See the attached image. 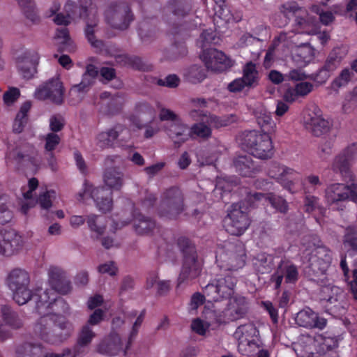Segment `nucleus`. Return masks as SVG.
Segmentation results:
<instances>
[{"label": "nucleus", "instance_id": "nucleus-1", "mask_svg": "<svg viewBox=\"0 0 357 357\" xmlns=\"http://www.w3.org/2000/svg\"><path fill=\"white\" fill-rule=\"evenodd\" d=\"M38 314L40 317L33 327V333L37 338L47 343L59 344L73 333V324L62 315L53 312Z\"/></svg>", "mask_w": 357, "mask_h": 357}, {"label": "nucleus", "instance_id": "nucleus-2", "mask_svg": "<svg viewBox=\"0 0 357 357\" xmlns=\"http://www.w3.org/2000/svg\"><path fill=\"white\" fill-rule=\"evenodd\" d=\"M245 249L241 242L225 241L218 245L215 261L220 269L237 271L245 266Z\"/></svg>", "mask_w": 357, "mask_h": 357}, {"label": "nucleus", "instance_id": "nucleus-3", "mask_svg": "<svg viewBox=\"0 0 357 357\" xmlns=\"http://www.w3.org/2000/svg\"><path fill=\"white\" fill-rule=\"evenodd\" d=\"M6 162L17 169L36 172L41 166L42 158L33 145L23 144L8 153Z\"/></svg>", "mask_w": 357, "mask_h": 357}, {"label": "nucleus", "instance_id": "nucleus-4", "mask_svg": "<svg viewBox=\"0 0 357 357\" xmlns=\"http://www.w3.org/2000/svg\"><path fill=\"white\" fill-rule=\"evenodd\" d=\"M240 144L242 149L260 159H268L273 155L272 141L268 133L245 131L240 137Z\"/></svg>", "mask_w": 357, "mask_h": 357}, {"label": "nucleus", "instance_id": "nucleus-5", "mask_svg": "<svg viewBox=\"0 0 357 357\" xmlns=\"http://www.w3.org/2000/svg\"><path fill=\"white\" fill-rule=\"evenodd\" d=\"M228 303L224 310H217L215 312H208L209 319L222 324H227L243 318L248 310V302L245 297L236 294L227 299Z\"/></svg>", "mask_w": 357, "mask_h": 357}, {"label": "nucleus", "instance_id": "nucleus-6", "mask_svg": "<svg viewBox=\"0 0 357 357\" xmlns=\"http://www.w3.org/2000/svg\"><path fill=\"white\" fill-rule=\"evenodd\" d=\"M236 283V278L229 273L219 275L204 287L203 292L213 301L227 300L235 296Z\"/></svg>", "mask_w": 357, "mask_h": 357}, {"label": "nucleus", "instance_id": "nucleus-7", "mask_svg": "<svg viewBox=\"0 0 357 357\" xmlns=\"http://www.w3.org/2000/svg\"><path fill=\"white\" fill-rule=\"evenodd\" d=\"M185 244V248L182 249L183 253V262L180 275L178 278V287L183 284H188L197 278L202 269V261L199 260L194 246L189 245L185 239H179L178 244Z\"/></svg>", "mask_w": 357, "mask_h": 357}, {"label": "nucleus", "instance_id": "nucleus-8", "mask_svg": "<svg viewBox=\"0 0 357 357\" xmlns=\"http://www.w3.org/2000/svg\"><path fill=\"white\" fill-rule=\"evenodd\" d=\"M38 181L36 178L29 180L27 186L22 189L24 201L21 204V211L26 214L28 211L38 203L40 208L49 210L52 206V201L56 198V192L53 190L41 191L36 200L33 198V192L37 188Z\"/></svg>", "mask_w": 357, "mask_h": 357}, {"label": "nucleus", "instance_id": "nucleus-9", "mask_svg": "<svg viewBox=\"0 0 357 357\" xmlns=\"http://www.w3.org/2000/svg\"><path fill=\"white\" fill-rule=\"evenodd\" d=\"M303 258L307 259L305 271L309 275L320 276L324 275L332 261L331 251L326 247L314 248L312 252L304 253Z\"/></svg>", "mask_w": 357, "mask_h": 357}, {"label": "nucleus", "instance_id": "nucleus-10", "mask_svg": "<svg viewBox=\"0 0 357 357\" xmlns=\"http://www.w3.org/2000/svg\"><path fill=\"white\" fill-rule=\"evenodd\" d=\"M56 291L53 289H35L33 301L36 305L35 310L37 313H47L57 310L58 307L63 308L65 313L68 312V305L63 299L57 298Z\"/></svg>", "mask_w": 357, "mask_h": 357}, {"label": "nucleus", "instance_id": "nucleus-11", "mask_svg": "<svg viewBox=\"0 0 357 357\" xmlns=\"http://www.w3.org/2000/svg\"><path fill=\"white\" fill-rule=\"evenodd\" d=\"M90 198L94 200L100 211L108 212L112 209V192L102 187L93 188L91 184L85 181L82 189L77 195V199L81 202H86Z\"/></svg>", "mask_w": 357, "mask_h": 357}, {"label": "nucleus", "instance_id": "nucleus-12", "mask_svg": "<svg viewBox=\"0 0 357 357\" xmlns=\"http://www.w3.org/2000/svg\"><path fill=\"white\" fill-rule=\"evenodd\" d=\"M234 337L238 340V349L243 355H251L259 347V331L253 324L238 327Z\"/></svg>", "mask_w": 357, "mask_h": 357}, {"label": "nucleus", "instance_id": "nucleus-13", "mask_svg": "<svg viewBox=\"0 0 357 357\" xmlns=\"http://www.w3.org/2000/svg\"><path fill=\"white\" fill-rule=\"evenodd\" d=\"M250 224L247 212L242 209L240 204H234L224 219V227L226 231L236 236L243 234Z\"/></svg>", "mask_w": 357, "mask_h": 357}, {"label": "nucleus", "instance_id": "nucleus-14", "mask_svg": "<svg viewBox=\"0 0 357 357\" xmlns=\"http://www.w3.org/2000/svg\"><path fill=\"white\" fill-rule=\"evenodd\" d=\"M183 210V197L181 191L176 188L167 190L163 194L158 210L159 215L167 219H174Z\"/></svg>", "mask_w": 357, "mask_h": 357}, {"label": "nucleus", "instance_id": "nucleus-15", "mask_svg": "<svg viewBox=\"0 0 357 357\" xmlns=\"http://www.w3.org/2000/svg\"><path fill=\"white\" fill-rule=\"evenodd\" d=\"M107 22L113 28L123 30L132 20L130 10L124 3H111L105 11Z\"/></svg>", "mask_w": 357, "mask_h": 357}, {"label": "nucleus", "instance_id": "nucleus-16", "mask_svg": "<svg viewBox=\"0 0 357 357\" xmlns=\"http://www.w3.org/2000/svg\"><path fill=\"white\" fill-rule=\"evenodd\" d=\"M349 198L357 204V185L333 183L325 190V199L329 205L344 202Z\"/></svg>", "mask_w": 357, "mask_h": 357}, {"label": "nucleus", "instance_id": "nucleus-17", "mask_svg": "<svg viewBox=\"0 0 357 357\" xmlns=\"http://www.w3.org/2000/svg\"><path fill=\"white\" fill-rule=\"evenodd\" d=\"M63 87L58 77L49 79L36 88L33 97L38 100H49L53 103L61 104L63 100Z\"/></svg>", "mask_w": 357, "mask_h": 357}, {"label": "nucleus", "instance_id": "nucleus-18", "mask_svg": "<svg viewBox=\"0 0 357 357\" xmlns=\"http://www.w3.org/2000/svg\"><path fill=\"white\" fill-rule=\"evenodd\" d=\"M268 174L275 179L284 189L290 192H294V180L298 174L294 169L273 163L268 169Z\"/></svg>", "mask_w": 357, "mask_h": 357}, {"label": "nucleus", "instance_id": "nucleus-19", "mask_svg": "<svg viewBox=\"0 0 357 357\" xmlns=\"http://www.w3.org/2000/svg\"><path fill=\"white\" fill-rule=\"evenodd\" d=\"M304 125L307 130L315 136H320L330 131L332 122L322 117L319 109L309 111L304 116Z\"/></svg>", "mask_w": 357, "mask_h": 357}, {"label": "nucleus", "instance_id": "nucleus-20", "mask_svg": "<svg viewBox=\"0 0 357 357\" xmlns=\"http://www.w3.org/2000/svg\"><path fill=\"white\" fill-rule=\"evenodd\" d=\"M200 58L206 68L213 71H222L233 65L232 61L229 57L216 49L204 50Z\"/></svg>", "mask_w": 357, "mask_h": 357}, {"label": "nucleus", "instance_id": "nucleus-21", "mask_svg": "<svg viewBox=\"0 0 357 357\" xmlns=\"http://www.w3.org/2000/svg\"><path fill=\"white\" fill-rule=\"evenodd\" d=\"M23 245L22 236L14 230H0V255L10 257L20 250Z\"/></svg>", "mask_w": 357, "mask_h": 357}, {"label": "nucleus", "instance_id": "nucleus-22", "mask_svg": "<svg viewBox=\"0 0 357 357\" xmlns=\"http://www.w3.org/2000/svg\"><path fill=\"white\" fill-rule=\"evenodd\" d=\"M298 277L299 271L296 265L290 262L282 261L272 275L271 281L274 283L275 289H278L280 287L283 279L287 284H295Z\"/></svg>", "mask_w": 357, "mask_h": 357}, {"label": "nucleus", "instance_id": "nucleus-23", "mask_svg": "<svg viewBox=\"0 0 357 357\" xmlns=\"http://www.w3.org/2000/svg\"><path fill=\"white\" fill-rule=\"evenodd\" d=\"M128 349H125V344L119 334L113 331L105 336L97 346L98 352L109 356L118 355L121 352L126 354Z\"/></svg>", "mask_w": 357, "mask_h": 357}, {"label": "nucleus", "instance_id": "nucleus-24", "mask_svg": "<svg viewBox=\"0 0 357 357\" xmlns=\"http://www.w3.org/2000/svg\"><path fill=\"white\" fill-rule=\"evenodd\" d=\"M39 56L33 50H25L18 58L17 64L22 75L26 79H31L36 73Z\"/></svg>", "mask_w": 357, "mask_h": 357}, {"label": "nucleus", "instance_id": "nucleus-25", "mask_svg": "<svg viewBox=\"0 0 357 357\" xmlns=\"http://www.w3.org/2000/svg\"><path fill=\"white\" fill-rule=\"evenodd\" d=\"M295 321L301 327L306 328L323 329L326 327L327 321L321 317L310 307L300 310L295 317Z\"/></svg>", "mask_w": 357, "mask_h": 357}, {"label": "nucleus", "instance_id": "nucleus-26", "mask_svg": "<svg viewBox=\"0 0 357 357\" xmlns=\"http://www.w3.org/2000/svg\"><path fill=\"white\" fill-rule=\"evenodd\" d=\"M123 132L126 134L125 140L129 139L130 131L122 125H116L106 131L100 132L96 137V144L102 149L112 148L116 140Z\"/></svg>", "mask_w": 357, "mask_h": 357}, {"label": "nucleus", "instance_id": "nucleus-27", "mask_svg": "<svg viewBox=\"0 0 357 357\" xmlns=\"http://www.w3.org/2000/svg\"><path fill=\"white\" fill-rule=\"evenodd\" d=\"M282 13L287 18L290 19L295 17V22L301 27L302 30L298 31V33L303 32L304 30L312 24L311 19H305L307 13L305 10L299 8L296 3H287L282 6Z\"/></svg>", "mask_w": 357, "mask_h": 357}, {"label": "nucleus", "instance_id": "nucleus-28", "mask_svg": "<svg viewBox=\"0 0 357 357\" xmlns=\"http://www.w3.org/2000/svg\"><path fill=\"white\" fill-rule=\"evenodd\" d=\"M357 156V144H352L342 150L335 158L333 169L342 175L349 170L350 164Z\"/></svg>", "mask_w": 357, "mask_h": 357}, {"label": "nucleus", "instance_id": "nucleus-29", "mask_svg": "<svg viewBox=\"0 0 357 357\" xmlns=\"http://www.w3.org/2000/svg\"><path fill=\"white\" fill-rule=\"evenodd\" d=\"M49 283L52 289L61 294H67L70 291V282L65 272L59 267L51 266L48 270Z\"/></svg>", "mask_w": 357, "mask_h": 357}, {"label": "nucleus", "instance_id": "nucleus-30", "mask_svg": "<svg viewBox=\"0 0 357 357\" xmlns=\"http://www.w3.org/2000/svg\"><path fill=\"white\" fill-rule=\"evenodd\" d=\"M165 131L169 137L178 146L187 141L190 137V132L188 126L179 119L175 122L168 125Z\"/></svg>", "mask_w": 357, "mask_h": 357}, {"label": "nucleus", "instance_id": "nucleus-31", "mask_svg": "<svg viewBox=\"0 0 357 357\" xmlns=\"http://www.w3.org/2000/svg\"><path fill=\"white\" fill-rule=\"evenodd\" d=\"M98 75V70L95 66L92 64L87 65L86 67V71L82 75V81L80 83L72 86L70 93H83L86 92L94 84Z\"/></svg>", "mask_w": 357, "mask_h": 357}, {"label": "nucleus", "instance_id": "nucleus-32", "mask_svg": "<svg viewBox=\"0 0 357 357\" xmlns=\"http://www.w3.org/2000/svg\"><path fill=\"white\" fill-rule=\"evenodd\" d=\"M215 312L213 306L211 307L205 306L202 312L203 319H195L192 321L191 324L192 330L200 335H204L211 327L217 326L220 325V322L211 320L207 317L208 312Z\"/></svg>", "mask_w": 357, "mask_h": 357}, {"label": "nucleus", "instance_id": "nucleus-33", "mask_svg": "<svg viewBox=\"0 0 357 357\" xmlns=\"http://www.w3.org/2000/svg\"><path fill=\"white\" fill-rule=\"evenodd\" d=\"M314 88L313 84L308 82H301L293 87L288 88L283 95L284 100L287 102H294L299 98L307 96Z\"/></svg>", "mask_w": 357, "mask_h": 357}, {"label": "nucleus", "instance_id": "nucleus-34", "mask_svg": "<svg viewBox=\"0 0 357 357\" xmlns=\"http://www.w3.org/2000/svg\"><path fill=\"white\" fill-rule=\"evenodd\" d=\"M257 122L264 132L271 134L276 130V123L272 119L271 113L263 105L257 106L254 111Z\"/></svg>", "mask_w": 357, "mask_h": 357}, {"label": "nucleus", "instance_id": "nucleus-35", "mask_svg": "<svg viewBox=\"0 0 357 357\" xmlns=\"http://www.w3.org/2000/svg\"><path fill=\"white\" fill-rule=\"evenodd\" d=\"M124 174L118 167H108L103 174L105 185L110 190H119L124 183Z\"/></svg>", "mask_w": 357, "mask_h": 357}, {"label": "nucleus", "instance_id": "nucleus-36", "mask_svg": "<svg viewBox=\"0 0 357 357\" xmlns=\"http://www.w3.org/2000/svg\"><path fill=\"white\" fill-rule=\"evenodd\" d=\"M190 116L195 119L197 116H203L202 119V122L195 123L192 126L190 132V137L195 135L197 137L202 139H208L211 136V126L206 122V117L202 111L199 110H192L190 112Z\"/></svg>", "mask_w": 357, "mask_h": 357}, {"label": "nucleus", "instance_id": "nucleus-37", "mask_svg": "<svg viewBox=\"0 0 357 357\" xmlns=\"http://www.w3.org/2000/svg\"><path fill=\"white\" fill-rule=\"evenodd\" d=\"M234 166L236 171L243 176H252L258 172V169L250 155L236 157L234 160Z\"/></svg>", "mask_w": 357, "mask_h": 357}, {"label": "nucleus", "instance_id": "nucleus-38", "mask_svg": "<svg viewBox=\"0 0 357 357\" xmlns=\"http://www.w3.org/2000/svg\"><path fill=\"white\" fill-rule=\"evenodd\" d=\"M30 276L27 271L21 268H15L7 278V284L10 290L24 286H29Z\"/></svg>", "mask_w": 357, "mask_h": 357}, {"label": "nucleus", "instance_id": "nucleus-39", "mask_svg": "<svg viewBox=\"0 0 357 357\" xmlns=\"http://www.w3.org/2000/svg\"><path fill=\"white\" fill-rule=\"evenodd\" d=\"M262 199L268 200L271 206L280 213H286L289 210L287 201L282 197L276 196L272 193H255L250 197V199L252 200H261Z\"/></svg>", "mask_w": 357, "mask_h": 357}, {"label": "nucleus", "instance_id": "nucleus-40", "mask_svg": "<svg viewBox=\"0 0 357 357\" xmlns=\"http://www.w3.org/2000/svg\"><path fill=\"white\" fill-rule=\"evenodd\" d=\"M342 244L349 255H357V226L346 228Z\"/></svg>", "mask_w": 357, "mask_h": 357}, {"label": "nucleus", "instance_id": "nucleus-41", "mask_svg": "<svg viewBox=\"0 0 357 357\" xmlns=\"http://www.w3.org/2000/svg\"><path fill=\"white\" fill-rule=\"evenodd\" d=\"M134 113L141 121H154L155 110L154 107L146 101H138L135 103Z\"/></svg>", "mask_w": 357, "mask_h": 357}, {"label": "nucleus", "instance_id": "nucleus-42", "mask_svg": "<svg viewBox=\"0 0 357 357\" xmlns=\"http://www.w3.org/2000/svg\"><path fill=\"white\" fill-rule=\"evenodd\" d=\"M31 107L30 101L24 102L20 107L13 124V130L15 133H20L23 131L27 123V114Z\"/></svg>", "mask_w": 357, "mask_h": 357}, {"label": "nucleus", "instance_id": "nucleus-43", "mask_svg": "<svg viewBox=\"0 0 357 357\" xmlns=\"http://www.w3.org/2000/svg\"><path fill=\"white\" fill-rule=\"evenodd\" d=\"M354 77L352 69L346 68L331 83V89L337 93L340 89L346 87Z\"/></svg>", "mask_w": 357, "mask_h": 357}, {"label": "nucleus", "instance_id": "nucleus-44", "mask_svg": "<svg viewBox=\"0 0 357 357\" xmlns=\"http://www.w3.org/2000/svg\"><path fill=\"white\" fill-rule=\"evenodd\" d=\"M134 227L135 231L141 235L148 234L155 227V223L151 219L139 213L135 215Z\"/></svg>", "mask_w": 357, "mask_h": 357}, {"label": "nucleus", "instance_id": "nucleus-45", "mask_svg": "<svg viewBox=\"0 0 357 357\" xmlns=\"http://www.w3.org/2000/svg\"><path fill=\"white\" fill-rule=\"evenodd\" d=\"M213 1L216 4V7L215 8V13L226 22H238L241 19V14L234 16V14L231 13L229 8L225 5L224 0Z\"/></svg>", "mask_w": 357, "mask_h": 357}, {"label": "nucleus", "instance_id": "nucleus-46", "mask_svg": "<svg viewBox=\"0 0 357 357\" xmlns=\"http://www.w3.org/2000/svg\"><path fill=\"white\" fill-rule=\"evenodd\" d=\"M107 219L104 216L90 215L87 218V224L92 232H94L97 237L102 236L106 227Z\"/></svg>", "mask_w": 357, "mask_h": 357}, {"label": "nucleus", "instance_id": "nucleus-47", "mask_svg": "<svg viewBox=\"0 0 357 357\" xmlns=\"http://www.w3.org/2000/svg\"><path fill=\"white\" fill-rule=\"evenodd\" d=\"M243 73L242 78L250 88L257 84L259 73L255 63L252 62L247 63L243 67Z\"/></svg>", "mask_w": 357, "mask_h": 357}, {"label": "nucleus", "instance_id": "nucleus-48", "mask_svg": "<svg viewBox=\"0 0 357 357\" xmlns=\"http://www.w3.org/2000/svg\"><path fill=\"white\" fill-rule=\"evenodd\" d=\"M206 122L211 126L219 128L228 126L237 121V117L234 114L223 116H216L214 115H204Z\"/></svg>", "mask_w": 357, "mask_h": 357}, {"label": "nucleus", "instance_id": "nucleus-49", "mask_svg": "<svg viewBox=\"0 0 357 357\" xmlns=\"http://www.w3.org/2000/svg\"><path fill=\"white\" fill-rule=\"evenodd\" d=\"M13 298L20 305L27 303L29 301H33L34 290L29 288V286L17 288L11 290Z\"/></svg>", "mask_w": 357, "mask_h": 357}, {"label": "nucleus", "instance_id": "nucleus-50", "mask_svg": "<svg viewBox=\"0 0 357 357\" xmlns=\"http://www.w3.org/2000/svg\"><path fill=\"white\" fill-rule=\"evenodd\" d=\"M2 317L6 324L13 328H19L22 326V321L17 312L13 311L8 306H3L1 308Z\"/></svg>", "mask_w": 357, "mask_h": 357}, {"label": "nucleus", "instance_id": "nucleus-51", "mask_svg": "<svg viewBox=\"0 0 357 357\" xmlns=\"http://www.w3.org/2000/svg\"><path fill=\"white\" fill-rule=\"evenodd\" d=\"M64 10L66 13V16L71 14L70 20H75L77 17L84 18L88 16V9L86 7L77 6L73 1H68L64 6Z\"/></svg>", "mask_w": 357, "mask_h": 357}, {"label": "nucleus", "instance_id": "nucleus-52", "mask_svg": "<svg viewBox=\"0 0 357 357\" xmlns=\"http://www.w3.org/2000/svg\"><path fill=\"white\" fill-rule=\"evenodd\" d=\"M10 202L6 195L0 197V224L9 222L13 218V213L10 209Z\"/></svg>", "mask_w": 357, "mask_h": 357}, {"label": "nucleus", "instance_id": "nucleus-53", "mask_svg": "<svg viewBox=\"0 0 357 357\" xmlns=\"http://www.w3.org/2000/svg\"><path fill=\"white\" fill-rule=\"evenodd\" d=\"M100 99L102 101H104L107 99L109 100V109L108 110V113L112 114L115 112L119 111L122 105H123L124 100L122 96H119L118 93L114 95V96H111V94L108 92H102L100 94Z\"/></svg>", "mask_w": 357, "mask_h": 357}, {"label": "nucleus", "instance_id": "nucleus-54", "mask_svg": "<svg viewBox=\"0 0 357 357\" xmlns=\"http://www.w3.org/2000/svg\"><path fill=\"white\" fill-rule=\"evenodd\" d=\"M54 40L59 48L67 50L70 47L71 40L69 37L68 31L66 27L56 30Z\"/></svg>", "mask_w": 357, "mask_h": 357}, {"label": "nucleus", "instance_id": "nucleus-55", "mask_svg": "<svg viewBox=\"0 0 357 357\" xmlns=\"http://www.w3.org/2000/svg\"><path fill=\"white\" fill-rule=\"evenodd\" d=\"M96 337V333L89 324L84 325L78 336L77 344L79 347H85L89 345L92 340Z\"/></svg>", "mask_w": 357, "mask_h": 357}, {"label": "nucleus", "instance_id": "nucleus-56", "mask_svg": "<svg viewBox=\"0 0 357 357\" xmlns=\"http://www.w3.org/2000/svg\"><path fill=\"white\" fill-rule=\"evenodd\" d=\"M342 58L343 55L341 52V50L340 48H335L328 55L324 66L333 72L339 66Z\"/></svg>", "mask_w": 357, "mask_h": 357}, {"label": "nucleus", "instance_id": "nucleus-57", "mask_svg": "<svg viewBox=\"0 0 357 357\" xmlns=\"http://www.w3.org/2000/svg\"><path fill=\"white\" fill-rule=\"evenodd\" d=\"M357 104V86L347 93L342 102V109L344 113H350Z\"/></svg>", "mask_w": 357, "mask_h": 357}, {"label": "nucleus", "instance_id": "nucleus-58", "mask_svg": "<svg viewBox=\"0 0 357 357\" xmlns=\"http://www.w3.org/2000/svg\"><path fill=\"white\" fill-rule=\"evenodd\" d=\"M185 77L191 82H199L205 77L204 69L197 65H193L187 69Z\"/></svg>", "mask_w": 357, "mask_h": 357}, {"label": "nucleus", "instance_id": "nucleus-59", "mask_svg": "<svg viewBox=\"0 0 357 357\" xmlns=\"http://www.w3.org/2000/svg\"><path fill=\"white\" fill-rule=\"evenodd\" d=\"M38 349V344L29 342H24L17 348V357H33Z\"/></svg>", "mask_w": 357, "mask_h": 357}, {"label": "nucleus", "instance_id": "nucleus-60", "mask_svg": "<svg viewBox=\"0 0 357 357\" xmlns=\"http://www.w3.org/2000/svg\"><path fill=\"white\" fill-rule=\"evenodd\" d=\"M311 57V50L307 46L298 47L294 53V59L299 64L307 63Z\"/></svg>", "mask_w": 357, "mask_h": 357}, {"label": "nucleus", "instance_id": "nucleus-61", "mask_svg": "<svg viewBox=\"0 0 357 357\" xmlns=\"http://www.w3.org/2000/svg\"><path fill=\"white\" fill-rule=\"evenodd\" d=\"M144 315H145V311L143 310L138 315V317H137L135 321L134 322V324L132 325V329H131V331L130 332V334L128 335V340H127L126 342H125V349H126L130 348L132 342L136 337V336H137V335L138 333L139 329V328H140V326H141V325H142V324L143 322Z\"/></svg>", "mask_w": 357, "mask_h": 357}, {"label": "nucleus", "instance_id": "nucleus-62", "mask_svg": "<svg viewBox=\"0 0 357 357\" xmlns=\"http://www.w3.org/2000/svg\"><path fill=\"white\" fill-rule=\"evenodd\" d=\"M45 140V150L47 152H52L61 142L60 136L54 132L47 133L44 137Z\"/></svg>", "mask_w": 357, "mask_h": 357}, {"label": "nucleus", "instance_id": "nucleus-63", "mask_svg": "<svg viewBox=\"0 0 357 357\" xmlns=\"http://www.w3.org/2000/svg\"><path fill=\"white\" fill-rule=\"evenodd\" d=\"M20 92L17 88H10L3 96V103L6 106L13 105L20 98Z\"/></svg>", "mask_w": 357, "mask_h": 357}, {"label": "nucleus", "instance_id": "nucleus-64", "mask_svg": "<svg viewBox=\"0 0 357 357\" xmlns=\"http://www.w3.org/2000/svg\"><path fill=\"white\" fill-rule=\"evenodd\" d=\"M95 24H87L86 28L85 29V34L91 45L98 49H101L103 46V43L101 40H96L95 38L94 32H95Z\"/></svg>", "mask_w": 357, "mask_h": 357}]
</instances>
